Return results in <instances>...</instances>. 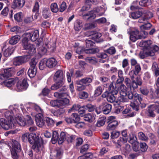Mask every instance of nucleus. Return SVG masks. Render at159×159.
<instances>
[{
  "label": "nucleus",
  "mask_w": 159,
  "mask_h": 159,
  "mask_svg": "<svg viewBox=\"0 0 159 159\" xmlns=\"http://www.w3.org/2000/svg\"><path fill=\"white\" fill-rule=\"evenodd\" d=\"M35 116L37 125L40 127H43L45 125V121L43 119V114H36Z\"/></svg>",
  "instance_id": "17"
},
{
  "label": "nucleus",
  "mask_w": 159,
  "mask_h": 159,
  "mask_svg": "<svg viewBox=\"0 0 159 159\" xmlns=\"http://www.w3.org/2000/svg\"><path fill=\"white\" fill-rule=\"evenodd\" d=\"M83 25V22L82 20L79 19L76 20L74 23V28L75 30H80Z\"/></svg>",
  "instance_id": "27"
},
{
  "label": "nucleus",
  "mask_w": 159,
  "mask_h": 159,
  "mask_svg": "<svg viewBox=\"0 0 159 159\" xmlns=\"http://www.w3.org/2000/svg\"><path fill=\"white\" fill-rule=\"evenodd\" d=\"M140 150L143 152H145L147 150L148 146L145 143H141L140 144Z\"/></svg>",
  "instance_id": "58"
},
{
  "label": "nucleus",
  "mask_w": 159,
  "mask_h": 159,
  "mask_svg": "<svg viewBox=\"0 0 159 159\" xmlns=\"http://www.w3.org/2000/svg\"><path fill=\"white\" fill-rule=\"evenodd\" d=\"M119 123L118 121H114L112 123H109L107 127V130H113L115 129L117 127Z\"/></svg>",
  "instance_id": "30"
},
{
  "label": "nucleus",
  "mask_w": 159,
  "mask_h": 159,
  "mask_svg": "<svg viewBox=\"0 0 159 159\" xmlns=\"http://www.w3.org/2000/svg\"><path fill=\"white\" fill-rule=\"evenodd\" d=\"M89 147V145L88 144H85L81 147L80 149L81 153H84L86 152Z\"/></svg>",
  "instance_id": "63"
},
{
  "label": "nucleus",
  "mask_w": 159,
  "mask_h": 159,
  "mask_svg": "<svg viewBox=\"0 0 159 159\" xmlns=\"http://www.w3.org/2000/svg\"><path fill=\"white\" fill-rule=\"evenodd\" d=\"M105 12V9L101 7H97L93 8L92 11L88 12L84 15V16H88L87 19H94L96 17V15L94 13H96L98 16H101L103 15Z\"/></svg>",
  "instance_id": "7"
},
{
  "label": "nucleus",
  "mask_w": 159,
  "mask_h": 159,
  "mask_svg": "<svg viewBox=\"0 0 159 159\" xmlns=\"http://www.w3.org/2000/svg\"><path fill=\"white\" fill-rule=\"evenodd\" d=\"M20 39V37L19 35H16L12 37L9 40V43L14 45L17 43Z\"/></svg>",
  "instance_id": "39"
},
{
  "label": "nucleus",
  "mask_w": 159,
  "mask_h": 159,
  "mask_svg": "<svg viewBox=\"0 0 159 159\" xmlns=\"http://www.w3.org/2000/svg\"><path fill=\"white\" fill-rule=\"evenodd\" d=\"M139 68V66H137L134 70L130 71L129 73V75L132 80L131 87H132L133 90L137 89L138 86H140L142 84V80L139 77H137L135 80L134 79L135 75H137L141 70Z\"/></svg>",
  "instance_id": "3"
},
{
  "label": "nucleus",
  "mask_w": 159,
  "mask_h": 159,
  "mask_svg": "<svg viewBox=\"0 0 159 159\" xmlns=\"http://www.w3.org/2000/svg\"><path fill=\"white\" fill-rule=\"evenodd\" d=\"M25 2V0H14L12 4V7L13 8H22Z\"/></svg>",
  "instance_id": "20"
},
{
  "label": "nucleus",
  "mask_w": 159,
  "mask_h": 159,
  "mask_svg": "<svg viewBox=\"0 0 159 159\" xmlns=\"http://www.w3.org/2000/svg\"><path fill=\"white\" fill-rule=\"evenodd\" d=\"M27 87V81L24 79L23 80H19L16 84V87L18 91H22L23 90H25Z\"/></svg>",
  "instance_id": "16"
},
{
  "label": "nucleus",
  "mask_w": 159,
  "mask_h": 159,
  "mask_svg": "<svg viewBox=\"0 0 159 159\" xmlns=\"http://www.w3.org/2000/svg\"><path fill=\"white\" fill-rule=\"evenodd\" d=\"M41 4V0H36L34 6L32 11L36 13V16H37L38 15V12L39 11L40 5Z\"/></svg>",
  "instance_id": "28"
},
{
  "label": "nucleus",
  "mask_w": 159,
  "mask_h": 159,
  "mask_svg": "<svg viewBox=\"0 0 159 159\" xmlns=\"http://www.w3.org/2000/svg\"><path fill=\"white\" fill-rule=\"evenodd\" d=\"M103 90V88L100 86H98L95 89L94 92V95L98 96L101 94Z\"/></svg>",
  "instance_id": "45"
},
{
  "label": "nucleus",
  "mask_w": 159,
  "mask_h": 159,
  "mask_svg": "<svg viewBox=\"0 0 159 159\" xmlns=\"http://www.w3.org/2000/svg\"><path fill=\"white\" fill-rule=\"evenodd\" d=\"M76 139V136L75 135H70L64 132H61L60 138L58 140L59 144H61L66 140L68 143H73Z\"/></svg>",
  "instance_id": "6"
},
{
  "label": "nucleus",
  "mask_w": 159,
  "mask_h": 159,
  "mask_svg": "<svg viewBox=\"0 0 159 159\" xmlns=\"http://www.w3.org/2000/svg\"><path fill=\"white\" fill-rule=\"evenodd\" d=\"M21 148L20 143L17 141H15L12 146V148L11 150L19 152L20 151Z\"/></svg>",
  "instance_id": "37"
},
{
  "label": "nucleus",
  "mask_w": 159,
  "mask_h": 159,
  "mask_svg": "<svg viewBox=\"0 0 159 159\" xmlns=\"http://www.w3.org/2000/svg\"><path fill=\"white\" fill-rule=\"evenodd\" d=\"M69 103V100L68 98H64L59 100H51L50 104L52 107L62 108L68 105Z\"/></svg>",
  "instance_id": "8"
},
{
  "label": "nucleus",
  "mask_w": 159,
  "mask_h": 159,
  "mask_svg": "<svg viewBox=\"0 0 159 159\" xmlns=\"http://www.w3.org/2000/svg\"><path fill=\"white\" fill-rule=\"evenodd\" d=\"M139 139L143 141H146L148 139V137L143 132H139L138 135Z\"/></svg>",
  "instance_id": "48"
},
{
  "label": "nucleus",
  "mask_w": 159,
  "mask_h": 159,
  "mask_svg": "<svg viewBox=\"0 0 159 159\" xmlns=\"http://www.w3.org/2000/svg\"><path fill=\"white\" fill-rule=\"evenodd\" d=\"M120 135V133L118 131H114L111 133V137L112 139L118 138Z\"/></svg>",
  "instance_id": "59"
},
{
  "label": "nucleus",
  "mask_w": 159,
  "mask_h": 159,
  "mask_svg": "<svg viewBox=\"0 0 159 159\" xmlns=\"http://www.w3.org/2000/svg\"><path fill=\"white\" fill-rule=\"evenodd\" d=\"M142 11L138 10L130 13L129 17L133 19H137L143 15Z\"/></svg>",
  "instance_id": "21"
},
{
  "label": "nucleus",
  "mask_w": 159,
  "mask_h": 159,
  "mask_svg": "<svg viewBox=\"0 0 159 159\" xmlns=\"http://www.w3.org/2000/svg\"><path fill=\"white\" fill-rule=\"evenodd\" d=\"M51 156L53 159H60L62 156V152L60 149H56L52 153Z\"/></svg>",
  "instance_id": "26"
},
{
  "label": "nucleus",
  "mask_w": 159,
  "mask_h": 159,
  "mask_svg": "<svg viewBox=\"0 0 159 159\" xmlns=\"http://www.w3.org/2000/svg\"><path fill=\"white\" fill-rule=\"evenodd\" d=\"M127 139L126 138L120 137L117 140V144L118 146L121 147L122 145L127 142Z\"/></svg>",
  "instance_id": "47"
},
{
  "label": "nucleus",
  "mask_w": 159,
  "mask_h": 159,
  "mask_svg": "<svg viewBox=\"0 0 159 159\" xmlns=\"http://www.w3.org/2000/svg\"><path fill=\"white\" fill-rule=\"evenodd\" d=\"M92 81V78L89 77H85L81 79L79 81V84L82 83L83 84H87L91 83Z\"/></svg>",
  "instance_id": "41"
},
{
  "label": "nucleus",
  "mask_w": 159,
  "mask_h": 159,
  "mask_svg": "<svg viewBox=\"0 0 159 159\" xmlns=\"http://www.w3.org/2000/svg\"><path fill=\"white\" fill-rule=\"evenodd\" d=\"M86 47V49H85L86 52L87 53L94 54L98 52L99 50L98 48H93L94 47L95 43L92 41L86 39L85 40Z\"/></svg>",
  "instance_id": "10"
},
{
  "label": "nucleus",
  "mask_w": 159,
  "mask_h": 159,
  "mask_svg": "<svg viewBox=\"0 0 159 159\" xmlns=\"http://www.w3.org/2000/svg\"><path fill=\"white\" fill-rule=\"evenodd\" d=\"M140 95L137 93H135L133 94V93L130 92L129 93L128 95V97L129 99H132L134 102H131L130 104V106L132 107L134 110L136 111L139 110V107L137 106L135 102H138V99L139 98V97Z\"/></svg>",
  "instance_id": "11"
},
{
  "label": "nucleus",
  "mask_w": 159,
  "mask_h": 159,
  "mask_svg": "<svg viewBox=\"0 0 159 159\" xmlns=\"http://www.w3.org/2000/svg\"><path fill=\"white\" fill-rule=\"evenodd\" d=\"M142 12H143V17L142 18V20H139V22L140 23L143 22L141 21L142 20L143 21H145L153 16L152 13L148 10L142 11Z\"/></svg>",
  "instance_id": "19"
},
{
  "label": "nucleus",
  "mask_w": 159,
  "mask_h": 159,
  "mask_svg": "<svg viewBox=\"0 0 159 159\" xmlns=\"http://www.w3.org/2000/svg\"><path fill=\"white\" fill-rule=\"evenodd\" d=\"M26 125L30 126L34 124V122L30 116L28 115L26 116Z\"/></svg>",
  "instance_id": "56"
},
{
  "label": "nucleus",
  "mask_w": 159,
  "mask_h": 159,
  "mask_svg": "<svg viewBox=\"0 0 159 159\" xmlns=\"http://www.w3.org/2000/svg\"><path fill=\"white\" fill-rule=\"evenodd\" d=\"M16 123L20 126H24L26 125V120L23 116H19L16 117Z\"/></svg>",
  "instance_id": "24"
},
{
  "label": "nucleus",
  "mask_w": 159,
  "mask_h": 159,
  "mask_svg": "<svg viewBox=\"0 0 159 159\" xmlns=\"http://www.w3.org/2000/svg\"><path fill=\"white\" fill-rule=\"evenodd\" d=\"M39 36V31L38 30H35L34 32L31 33H27L24 34V38L27 39L29 40L30 39L32 41H35L38 38Z\"/></svg>",
  "instance_id": "13"
},
{
  "label": "nucleus",
  "mask_w": 159,
  "mask_h": 159,
  "mask_svg": "<svg viewBox=\"0 0 159 159\" xmlns=\"http://www.w3.org/2000/svg\"><path fill=\"white\" fill-rule=\"evenodd\" d=\"M157 105V104H154L150 105L149 107L148 113V116L152 117H155L156 115L154 112V110H156V106Z\"/></svg>",
  "instance_id": "23"
},
{
  "label": "nucleus",
  "mask_w": 159,
  "mask_h": 159,
  "mask_svg": "<svg viewBox=\"0 0 159 159\" xmlns=\"http://www.w3.org/2000/svg\"><path fill=\"white\" fill-rule=\"evenodd\" d=\"M84 119L85 120L91 122L93 120V116L90 113L84 115Z\"/></svg>",
  "instance_id": "55"
},
{
  "label": "nucleus",
  "mask_w": 159,
  "mask_h": 159,
  "mask_svg": "<svg viewBox=\"0 0 159 159\" xmlns=\"http://www.w3.org/2000/svg\"><path fill=\"white\" fill-rule=\"evenodd\" d=\"M130 63L131 66H134V68L137 66H139L140 67V70H141L140 65L139 64L136 59L132 58L130 60Z\"/></svg>",
  "instance_id": "49"
},
{
  "label": "nucleus",
  "mask_w": 159,
  "mask_h": 159,
  "mask_svg": "<svg viewBox=\"0 0 159 159\" xmlns=\"http://www.w3.org/2000/svg\"><path fill=\"white\" fill-rule=\"evenodd\" d=\"M57 62L54 58H51L46 61V66L49 68H52L55 66Z\"/></svg>",
  "instance_id": "22"
},
{
  "label": "nucleus",
  "mask_w": 159,
  "mask_h": 159,
  "mask_svg": "<svg viewBox=\"0 0 159 159\" xmlns=\"http://www.w3.org/2000/svg\"><path fill=\"white\" fill-rule=\"evenodd\" d=\"M45 120L48 126L51 127L53 126L54 121L52 118L47 117Z\"/></svg>",
  "instance_id": "52"
},
{
  "label": "nucleus",
  "mask_w": 159,
  "mask_h": 159,
  "mask_svg": "<svg viewBox=\"0 0 159 159\" xmlns=\"http://www.w3.org/2000/svg\"><path fill=\"white\" fill-rule=\"evenodd\" d=\"M61 88L60 89V91L61 92H56L54 93V96L55 97L61 98L62 97H66L68 96V93L67 92V87L63 85Z\"/></svg>",
  "instance_id": "14"
},
{
  "label": "nucleus",
  "mask_w": 159,
  "mask_h": 159,
  "mask_svg": "<svg viewBox=\"0 0 159 159\" xmlns=\"http://www.w3.org/2000/svg\"><path fill=\"white\" fill-rule=\"evenodd\" d=\"M64 78L63 71L61 70H57L53 76V80L56 82L51 86V89L57 90L64 85L63 80Z\"/></svg>",
  "instance_id": "4"
},
{
  "label": "nucleus",
  "mask_w": 159,
  "mask_h": 159,
  "mask_svg": "<svg viewBox=\"0 0 159 159\" xmlns=\"http://www.w3.org/2000/svg\"><path fill=\"white\" fill-rule=\"evenodd\" d=\"M50 7L52 11L53 12L56 13L58 11L57 5L56 3H52Z\"/></svg>",
  "instance_id": "54"
},
{
  "label": "nucleus",
  "mask_w": 159,
  "mask_h": 159,
  "mask_svg": "<svg viewBox=\"0 0 159 159\" xmlns=\"http://www.w3.org/2000/svg\"><path fill=\"white\" fill-rule=\"evenodd\" d=\"M21 139L25 142H29L31 144H33L32 148L35 151L38 152L42 150L43 145L42 139H39L35 134L26 133L22 134Z\"/></svg>",
  "instance_id": "1"
},
{
  "label": "nucleus",
  "mask_w": 159,
  "mask_h": 159,
  "mask_svg": "<svg viewBox=\"0 0 159 159\" xmlns=\"http://www.w3.org/2000/svg\"><path fill=\"white\" fill-rule=\"evenodd\" d=\"M71 118L73 120L74 123H76L80 120V117L78 114L76 113H72L71 115Z\"/></svg>",
  "instance_id": "61"
},
{
  "label": "nucleus",
  "mask_w": 159,
  "mask_h": 159,
  "mask_svg": "<svg viewBox=\"0 0 159 159\" xmlns=\"http://www.w3.org/2000/svg\"><path fill=\"white\" fill-rule=\"evenodd\" d=\"M28 56L19 57L14 58L13 64L16 66H19L28 61Z\"/></svg>",
  "instance_id": "15"
},
{
  "label": "nucleus",
  "mask_w": 159,
  "mask_h": 159,
  "mask_svg": "<svg viewBox=\"0 0 159 159\" xmlns=\"http://www.w3.org/2000/svg\"><path fill=\"white\" fill-rule=\"evenodd\" d=\"M106 118L105 117L100 118L97 123V126L98 127L103 126L106 121Z\"/></svg>",
  "instance_id": "43"
},
{
  "label": "nucleus",
  "mask_w": 159,
  "mask_h": 159,
  "mask_svg": "<svg viewBox=\"0 0 159 159\" xmlns=\"http://www.w3.org/2000/svg\"><path fill=\"white\" fill-rule=\"evenodd\" d=\"M113 82H112L109 86L108 89L111 91V94H110L107 98V101L111 103L115 101L116 97L114 95H116L118 93L117 90L113 86Z\"/></svg>",
  "instance_id": "9"
},
{
  "label": "nucleus",
  "mask_w": 159,
  "mask_h": 159,
  "mask_svg": "<svg viewBox=\"0 0 159 159\" xmlns=\"http://www.w3.org/2000/svg\"><path fill=\"white\" fill-rule=\"evenodd\" d=\"M106 52L110 54L113 55L115 54L116 50L114 47H111L107 50Z\"/></svg>",
  "instance_id": "60"
},
{
  "label": "nucleus",
  "mask_w": 159,
  "mask_h": 159,
  "mask_svg": "<svg viewBox=\"0 0 159 159\" xmlns=\"http://www.w3.org/2000/svg\"><path fill=\"white\" fill-rule=\"evenodd\" d=\"M127 95L126 93L120 92V96L118 97L116 103L118 105H120L122 103L127 102L128 99L127 98Z\"/></svg>",
  "instance_id": "18"
},
{
  "label": "nucleus",
  "mask_w": 159,
  "mask_h": 159,
  "mask_svg": "<svg viewBox=\"0 0 159 159\" xmlns=\"http://www.w3.org/2000/svg\"><path fill=\"white\" fill-rule=\"evenodd\" d=\"M64 107L60 108V109L54 111L53 113L54 115L56 116H59L63 114L65 111V110L63 109Z\"/></svg>",
  "instance_id": "44"
},
{
  "label": "nucleus",
  "mask_w": 159,
  "mask_h": 159,
  "mask_svg": "<svg viewBox=\"0 0 159 159\" xmlns=\"http://www.w3.org/2000/svg\"><path fill=\"white\" fill-rule=\"evenodd\" d=\"M111 108L112 106L111 104L107 103L105 104L102 107V112L104 114H107L110 112Z\"/></svg>",
  "instance_id": "32"
},
{
  "label": "nucleus",
  "mask_w": 159,
  "mask_h": 159,
  "mask_svg": "<svg viewBox=\"0 0 159 159\" xmlns=\"http://www.w3.org/2000/svg\"><path fill=\"white\" fill-rule=\"evenodd\" d=\"M129 34L130 39L133 42H134L139 39L146 38V36H143L140 34L139 31L137 30H135L131 31Z\"/></svg>",
  "instance_id": "12"
},
{
  "label": "nucleus",
  "mask_w": 159,
  "mask_h": 159,
  "mask_svg": "<svg viewBox=\"0 0 159 159\" xmlns=\"http://www.w3.org/2000/svg\"><path fill=\"white\" fill-rule=\"evenodd\" d=\"M60 136H59L58 133L56 131H54L53 132L52 138V142L53 144H55L57 141H58Z\"/></svg>",
  "instance_id": "34"
},
{
  "label": "nucleus",
  "mask_w": 159,
  "mask_h": 159,
  "mask_svg": "<svg viewBox=\"0 0 159 159\" xmlns=\"http://www.w3.org/2000/svg\"><path fill=\"white\" fill-rule=\"evenodd\" d=\"M129 138L128 142L130 143H134L138 141L137 138L135 134L133 133H131L129 135Z\"/></svg>",
  "instance_id": "40"
},
{
  "label": "nucleus",
  "mask_w": 159,
  "mask_h": 159,
  "mask_svg": "<svg viewBox=\"0 0 159 159\" xmlns=\"http://www.w3.org/2000/svg\"><path fill=\"white\" fill-rule=\"evenodd\" d=\"M139 98L138 99V102H135L137 106H138V105L139 103L141 104V108H143L145 107L146 105V103L144 102L143 101V100L142 96L140 95Z\"/></svg>",
  "instance_id": "46"
},
{
  "label": "nucleus",
  "mask_w": 159,
  "mask_h": 159,
  "mask_svg": "<svg viewBox=\"0 0 159 159\" xmlns=\"http://www.w3.org/2000/svg\"><path fill=\"white\" fill-rule=\"evenodd\" d=\"M118 78H117L116 83V84H121L123 83L124 80L123 77L124 73L122 70H118Z\"/></svg>",
  "instance_id": "29"
},
{
  "label": "nucleus",
  "mask_w": 159,
  "mask_h": 159,
  "mask_svg": "<svg viewBox=\"0 0 159 159\" xmlns=\"http://www.w3.org/2000/svg\"><path fill=\"white\" fill-rule=\"evenodd\" d=\"M30 106V107L32 108L33 110L38 113L37 114H43V110L40 107L35 104L32 103H31Z\"/></svg>",
  "instance_id": "31"
},
{
  "label": "nucleus",
  "mask_w": 159,
  "mask_h": 159,
  "mask_svg": "<svg viewBox=\"0 0 159 159\" xmlns=\"http://www.w3.org/2000/svg\"><path fill=\"white\" fill-rule=\"evenodd\" d=\"M152 42L151 40H148L143 41H141L140 43V45L142 44V46L143 47L146 49H148L149 48H151V44Z\"/></svg>",
  "instance_id": "38"
},
{
  "label": "nucleus",
  "mask_w": 159,
  "mask_h": 159,
  "mask_svg": "<svg viewBox=\"0 0 159 159\" xmlns=\"http://www.w3.org/2000/svg\"><path fill=\"white\" fill-rule=\"evenodd\" d=\"M86 60L87 62L92 64H94L97 62V59L94 57H88Z\"/></svg>",
  "instance_id": "50"
},
{
  "label": "nucleus",
  "mask_w": 159,
  "mask_h": 159,
  "mask_svg": "<svg viewBox=\"0 0 159 159\" xmlns=\"http://www.w3.org/2000/svg\"><path fill=\"white\" fill-rule=\"evenodd\" d=\"M13 115V113L8 110H6L5 112V117L11 121L12 119Z\"/></svg>",
  "instance_id": "53"
},
{
  "label": "nucleus",
  "mask_w": 159,
  "mask_h": 159,
  "mask_svg": "<svg viewBox=\"0 0 159 159\" xmlns=\"http://www.w3.org/2000/svg\"><path fill=\"white\" fill-rule=\"evenodd\" d=\"M90 35V38L91 39L96 41L97 43L101 42L99 39L102 36V34L99 33H94L93 32H91Z\"/></svg>",
  "instance_id": "25"
},
{
  "label": "nucleus",
  "mask_w": 159,
  "mask_h": 159,
  "mask_svg": "<svg viewBox=\"0 0 159 159\" xmlns=\"http://www.w3.org/2000/svg\"><path fill=\"white\" fill-rule=\"evenodd\" d=\"M42 16L45 19H47L50 16V12L47 8H44L42 11Z\"/></svg>",
  "instance_id": "36"
},
{
  "label": "nucleus",
  "mask_w": 159,
  "mask_h": 159,
  "mask_svg": "<svg viewBox=\"0 0 159 159\" xmlns=\"http://www.w3.org/2000/svg\"><path fill=\"white\" fill-rule=\"evenodd\" d=\"M11 68H7L4 70V73L0 74V84H3L4 85L8 88L11 87L13 86L16 82V79L13 78L9 79L8 78L12 75Z\"/></svg>",
  "instance_id": "2"
},
{
  "label": "nucleus",
  "mask_w": 159,
  "mask_h": 159,
  "mask_svg": "<svg viewBox=\"0 0 159 159\" xmlns=\"http://www.w3.org/2000/svg\"><path fill=\"white\" fill-rule=\"evenodd\" d=\"M138 3V2L137 1H134L130 6V9L133 11L137 9L138 8V6H137Z\"/></svg>",
  "instance_id": "62"
},
{
  "label": "nucleus",
  "mask_w": 159,
  "mask_h": 159,
  "mask_svg": "<svg viewBox=\"0 0 159 159\" xmlns=\"http://www.w3.org/2000/svg\"><path fill=\"white\" fill-rule=\"evenodd\" d=\"M0 125L2 128L6 130H7L10 128V125L3 118H1L0 119Z\"/></svg>",
  "instance_id": "33"
},
{
  "label": "nucleus",
  "mask_w": 159,
  "mask_h": 159,
  "mask_svg": "<svg viewBox=\"0 0 159 159\" xmlns=\"http://www.w3.org/2000/svg\"><path fill=\"white\" fill-rule=\"evenodd\" d=\"M46 66V61L45 60L43 59L40 62L39 64V69L42 70L44 69Z\"/></svg>",
  "instance_id": "51"
},
{
  "label": "nucleus",
  "mask_w": 159,
  "mask_h": 159,
  "mask_svg": "<svg viewBox=\"0 0 159 159\" xmlns=\"http://www.w3.org/2000/svg\"><path fill=\"white\" fill-rule=\"evenodd\" d=\"M36 73V68L30 67L28 71V75L30 78L35 76Z\"/></svg>",
  "instance_id": "35"
},
{
  "label": "nucleus",
  "mask_w": 159,
  "mask_h": 159,
  "mask_svg": "<svg viewBox=\"0 0 159 159\" xmlns=\"http://www.w3.org/2000/svg\"><path fill=\"white\" fill-rule=\"evenodd\" d=\"M139 5L141 7H147L151 4L150 0H143L139 2Z\"/></svg>",
  "instance_id": "42"
},
{
  "label": "nucleus",
  "mask_w": 159,
  "mask_h": 159,
  "mask_svg": "<svg viewBox=\"0 0 159 159\" xmlns=\"http://www.w3.org/2000/svg\"><path fill=\"white\" fill-rule=\"evenodd\" d=\"M29 41L27 39L24 38L22 42V46L24 49L27 51L29 55L26 56H28V58L30 59L32 56L35 53L36 49L35 46L30 43Z\"/></svg>",
  "instance_id": "5"
},
{
  "label": "nucleus",
  "mask_w": 159,
  "mask_h": 159,
  "mask_svg": "<svg viewBox=\"0 0 159 159\" xmlns=\"http://www.w3.org/2000/svg\"><path fill=\"white\" fill-rule=\"evenodd\" d=\"M140 90L141 93L147 95L149 93V89L146 87H142L140 88Z\"/></svg>",
  "instance_id": "57"
},
{
  "label": "nucleus",
  "mask_w": 159,
  "mask_h": 159,
  "mask_svg": "<svg viewBox=\"0 0 159 159\" xmlns=\"http://www.w3.org/2000/svg\"><path fill=\"white\" fill-rule=\"evenodd\" d=\"M22 17V13L21 12L17 13L14 16L15 19L18 21H20L21 20Z\"/></svg>",
  "instance_id": "64"
}]
</instances>
